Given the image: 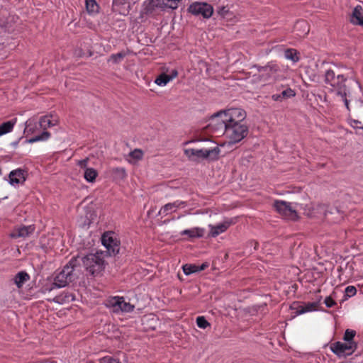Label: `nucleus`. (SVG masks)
<instances>
[{"instance_id":"09e8293b","label":"nucleus","mask_w":363,"mask_h":363,"mask_svg":"<svg viewBox=\"0 0 363 363\" xmlns=\"http://www.w3.org/2000/svg\"><path fill=\"white\" fill-rule=\"evenodd\" d=\"M116 172H121L122 174H125V169L123 168H116Z\"/></svg>"},{"instance_id":"c03bdc74","label":"nucleus","mask_w":363,"mask_h":363,"mask_svg":"<svg viewBox=\"0 0 363 363\" xmlns=\"http://www.w3.org/2000/svg\"><path fill=\"white\" fill-rule=\"evenodd\" d=\"M88 163V159H84L79 161L78 164L80 167H86Z\"/></svg>"},{"instance_id":"c9c22d12","label":"nucleus","mask_w":363,"mask_h":363,"mask_svg":"<svg viewBox=\"0 0 363 363\" xmlns=\"http://www.w3.org/2000/svg\"><path fill=\"white\" fill-rule=\"evenodd\" d=\"M125 56V54L123 52L113 54L110 56L108 61L113 62V64H118L121 61L122 59L124 58Z\"/></svg>"},{"instance_id":"c756f323","label":"nucleus","mask_w":363,"mask_h":363,"mask_svg":"<svg viewBox=\"0 0 363 363\" xmlns=\"http://www.w3.org/2000/svg\"><path fill=\"white\" fill-rule=\"evenodd\" d=\"M317 303H308L304 306L301 307L298 311L297 314L301 315L308 312H311L316 310Z\"/></svg>"},{"instance_id":"a878e982","label":"nucleus","mask_w":363,"mask_h":363,"mask_svg":"<svg viewBox=\"0 0 363 363\" xmlns=\"http://www.w3.org/2000/svg\"><path fill=\"white\" fill-rule=\"evenodd\" d=\"M284 57L293 62H297L299 60L298 52L292 48L286 49L284 51Z\"/></svg>"},{"instance_id":"58836bf2","label":"nucleus","mask_w":363,"mask_h":363,"mask_svg":"<svg viewBox=\"0 0 363 363\" xmlns=\"http://www.w3.org/2000/svg\"><path fill=\"white\" fill-rule=\"evenodd\" d=\"M99 363H121L119 360L111 356H106L99 359Z\"/></svg>"},{"instance_id":"e433bc0d","label":"nucleus","mask_w":363,"mask_h":363,"mask_svg":"<svg viewBox=\"0 0 363 363\" xmlns=\"http://www.w3.org/2000/svg\"><path fill=\"white\" fill-rule=\"evenodd\" d=\"M357 294V289L354 286H348L345 289V299L354 296Z\"/></svg>"},{"instance_id":"423d86ee","label":"nucleus","mask_w":363,"mask_h":363,"mask_svg":"<svg viewBox=\"0 0 363 363\" xmlns=\"http://www.w3.org/2000/svg\"><path fill=\"white\" fill-rule=\"evenodd\" d=\"M72 259H79L80 264L82 263L86 271L93 275L100 272L104 268V260L101 257V254L98 252L89 254L83 257L77 256Z\"/></svg>"},{"instance_id":"ea45409f","label":"nucleus","mask_w":363,"mask_h":363,"mask_svg":"<svg viewBox=\"0 0 363 363\" xmlns=\"http://www.w3.org/2000/svg\"><path fill=\"white\" fill-rule=\"evenodd\" d=\"M324 303L328 308H332L337 304V303L330 296H328L325 298Z\"/></svg>"},{"instance_id":"3c124183","label":"nucleus","mask_w":363,"mask_h":363,"mask_svg":"<svg viewBox=\"0 0 363 363\" xmlns=\"http://www.w3.org/2000/svg\"><path fill=\"white\" fill-rule=\"evenodd\" d=\"M223 11H225V8L224 7L222 8V9L220 10V12Z\"/></svg>"},{"instance_id":"de8ad7c7","label":"nucleus","mask_w":363,"mask_h":363,"mask_svg":"<svg viewBox=\"0 0 363 363\" xmlns=\"http://www.w3.org/2000/svg\"><path fill=\"white\" fill-rule=\"evenodd\" d=\"M208 267V264L206 263L202 264L201 265H198L199 272H201L205 269Z\"/></svg>"},{"instance_id":"4468645a","label":"nucleus","mask_w":363,"mask_h":363,"mask_svg":"<svg viewBox=\"0 0 363 363\" xmlns=\"http://www.w3.org/2000/svg\"><path fill=\"white\" fill-rule=\"evenodd\" d=\"M233 224V220L229 218H226L223 222L219 223L216 225L209 224L208 225L210 230L209 235L213 238H216L220 234L225 233Z\"/></svg>"},{"instance_id":"37998d69","label":"nucleus","mask_w":363,"mask_h":363,"mask_svg":"<svg viewBox=\"0 0 363 363\" xmlns=\"http://www.w3.org/2000/svg\"><path fill=\"white\" fill-rule=\"evenodd\" d=\"M272 99L275 101H282L283 99L281 96V94H274L272 96Z\"/></svg>"},{"instance_id":"6ab92c4d","label":"nucleus","mask_w":363,"mask_h":363,"mask_svg":"<svg viewBox=\"0 0 363 363\" xmlns=\"http://www.w3.org/2000/svg\"><path fill=\"white\" fill-rule=\"evenodd\" d=\"M178 72L176 69H172L169 74L162 73L156 78L155 82L160 86H166L170 81L177 77Z\"/></svg>"},{"instance_id":"dca6fc26","label":"nucleus","mask_w":363,"mask_h":363,"mask_svg":"<svg viewBox=\"0 0 363 363\" xmlns=\"http://www.w3.org/2000/svg\"><path fill=\"white\" fill-rule=\"evenodd\" d=\"M350 21L354 26L363 28V8L361 5H357L352 10L350 16Z\"/></svg>"},{"instance_id":"b1692460","label":"nucleus","mask_w":363,"mask_h":363,"mask_svg":"<svg viewBox=\"0 0 363 363\" xmlns=\"http://www.w3.org/2000/svg\"><path fill=\"white\" fill-rule=\"evenodd\" d=\"M29 275L26 272H19L13 277L14 284L18 288H21L29 279Z\"/></svg>"},{"instance_id":"1a4fd4ad","label":"nucleus","mask_w":363,"mask_h":363,"mask_svg":"<svg viewBox=\"0 0 363 363\" xmlns=\"http://www.w3.org/2000/svg\"><path fill=\"white\" fill-rule=\"evenodd\" d=\"M101 243L107 250L109 255H115L119 252L121 242L116 233L105 232L101 236Z\"/></svg>"},{"instance_id":"9b49d317","label":"nucleus","mask_w":363,"mask_h":363,"mask_svg":"<svg viewBox=\"0 0 363 363\" xmlns=\"http://www.w3.org/2000/svg\"><path fill=\"white\" fill-rule=\"evenodd\" d=\"M356 342H337L333 343L330 348L333 353L340 357L351 355L357 349Z\"/></svg>"},{"instance_id":"7ed1b4c3","label":"nucleus","mask_w":363,"mask_h":363,"mask_svg":"<svg viewBox=\"0 0 363 363\" xmlns=\"http://www.w3.org/2000/svg\"><path fill=\"white\" fill-rule=\"evenodd\" d=\"M246 113L240 108H233L221 111L212 116L209 125H217L218 123H244Z\"/></svg>"},{"instance_id":"a18cd8bd","label":"nucleus","mask_w":363,"mask_h":363,"mask_svg":"<svg viewBox=\"0 0 363 363\" xmlns=\"http://www.w3.org/2000/svg\"><path fill=\"white\" fill-rule=\"evenodd\" d=\"M128 0H113V3L116 5H123L125 4Z\"/></svg>"},{"instance_id":"ddd939ff","label":"nucleus","mask_w":363,"mask_h":363,"mask_svg":"<svg viewBox=\"0 0 363 363\" xmlns=\"http://www.w3.org/2000/svg\"><path fill=\"white\" fill-rule=\"evenodd\" d=\"M27 176L28 173L26 170L21 168H17L10 172L6 181L11 186L17 187L24 184Z\"/></svg>"},{"instance_id":"cd10ccee","label":"nucleus","mask_w":363,"mask_h":363,"mask_svg":"<svg viewBox=\"0 0 363 363\" xmlns=\"http://www.w3.org/2000/svg\"><path fill=\"white\" fill-rule=\"evenodd\" d=\"M143 156V152H142V150H140L139 149H135L133 151L130 152L128 160L130 162L134 163V162H136L137 161L141 160Z\"/></svg>"},{"instance_id":"a19ab883","label":"nucleus","mask_w":363,"mask_h":363,"mask_svg":"<svg viewBox=\"0 0 363 363\" xmlns=\"http://www.w3.org/2000/svg\"><path fill=\"white\" fill-rule=\"evenodd\" d=\"M341 97L342 100L343 101L347 111H350V106H349V100L347 99V89H345V94L343 95H338Z\"/></svg>"},{"instance_id":"7c9ffc66","label":"nucleus","mask_w":363,"mask_h":363,"mask_svg":"<svg viewBox=\"0 0 363 363\" xmlns=\"http://www.w3.org/2000/svg\"><path fill=\"white\" fill-rule=\"evenodd\" d=\"M183 272L186 275H190L193 273L199 272L198 265L186 264L182 267Z\"/></svg>"},{"instance_id":"79ce46f5","label":"nucleus","mask_w":363,"mask_h":363,"mask_svg":"<svg viewBox=\"0 0 363 363\" xmlns=\"http://www.w3.org/2000/svg\"><path fill=\"white\" fill-rule=\"evenodd\" d=\"M7 51L4 44H0V59H4L6 57Z\"/></svg>"},{"instance_id":"0eeeda50","label":"nucleus","mask_w":363,"mask_h":363,"mask_svg":"<svg viewBox=\"0 0 363 363\" xmlns=\"http://www.w3.org/2000/svg\"><path fill=\"white\" fill-rule=\"evenodd\" d=\"M105 306L112 313L116 314L130 313L135 308L134 305L125 301L123 297L118 296L108 298L105 301Z\"/></svg>"},{"instance_id":"864d4df0","label":"nucleus","mask_w":363,"mask_h":363,"mask_svg":"<svg viewBox=\"0 0 363 363\" xmlns=\"http://www.w3.org/2000/svg\"><path fill=\"white\" fill-rule=\"evenodd\" d=\"M360 128H362V129H363V127H361Z\"/></svg>"},{"instance_id":"bb28decb","label":"nucleus","mask_w":363,"mask_h":363,"mask_svg":"<svg viewBox=\"0 0 363 363\" xmlns=\"http://www.w3.org/2000/svg\"><path fill=\"white\" fill-rule=\"evenodd\" d=\"M50 137V133L48 131H43L41 134L35 135L28 140V143H34L38 141H46Z\"/></svg>"},{"instance_id":"f3484780","label":"nucleus","mask_w":363,"mask_h":363,"mask_svg":"<svg viewBox=\"0 0 363 363\" xmlns=\"http://www.w3.org/2000/svg\"><path fill=\"white\" fill-rule=\"evenodd\" d=\"M35 230L33 225L21 226L15 228L11 233L12 238H26Z\"/></svg>"},{"instance_id":"f8f14e48","label":"nucleus","mask_w":363,"mask_h":363,"mask_svg":"<svg viewBox=\"0 0 363 363\" xmlns=\"http://www.w3.org/2000/svg\"><path fill=\"white\" fill-rule=\"evenodd\" d=\"M274 206L284 218L291 220L297 219V212L292 206V203L284 201H277L274 202Z\"/></svg>"},{"instance_id":"9d476101","label":"nucleus","mask_w":363,"mask_h":363,"mask_svg":"<svg viewBox=\"0 0 363 363\" xmlns=\"http://www.w3.org/2000/svg\"><path fill=\"white\" fill-rule=\"evenodd\" d=\"M188 11L194 16H201L203 18L208 19L213 13V7L207 2L195 1L189 5Z\"/></svg>"},{"instance_id":"aec40b11","label":"nucleus","mask_w":363,"mask_h":363,"mask_svg":"<svg viewBox=\"0 0 363 363\" xmlns=\"http://www.w3.org/2000/svg\"><path fill=\"white\" fill-rule=\"evenodd\" d=\"M58 123V118L56 116L50 115V116H44L40 118L39 121L40 126L46 129L47 128L53 127Z\"/></svg>"},{"instance_id":"2eb2a0df","label":"nucleus","mask_w":363,"mask_h":363,"mask_svg":"<svg viewBox=\"0 0 363 363\" xmlns=\"http://www.w3.org/2000/svg\"><path fill=\"white\" fill-rule=\"evenodd\" d=\"M186 206H187V203L186 201L177 200L172 203H168L163 206L160 208L159 214L164 216L177 211L179 208H183Z\"/></svg>"},{"instance_id":"603ef678","label":"nucleus","mask_w":363,"mask_h":363,"mask_svg":"<svg viewBox=\"0 0 363 363\" xmlns=\"http://www.w3.org/2000/svg\"><path fill=\"white\" fill-rule=\"evenodd\" d=\"M357 84H358V86L360 87V84L359 83V82H357Z\"/></svg>"},{"instance_id":"39448f33","label":"nucleus","mask_w":363,"mask_h":363,"mask_svg":"<svg viewBox=\"0 0 363 363\" xmlns=\"http://www.w3.org/2000/svg\"><path fill=\"white\" fill-rule=\"evenodd\" d=\"M258 71L264 82H272L281 81L285 79L282 69L274 62H270L263 67H259Z\"/></svg>"},{"instance_id":"49530a36","label":"nucleus","mask_w":363,"mask_h":363,"mask_svg":"<svg viewBox=\"0 0 363 363\" xmlns=\"http://www.w3.org/2000/svg\"><path fill=\"white\" fill-rule=\"evenodd\" d=\"M358 123H360V122H359V121H357V120H352V121H350V125H351V126H352V127H353L354 128H357V125Z\"/></svg>"},{"instance_id":"473e14b6","label":"nucleus","mask_w":363,"mask_h":363,"mask_svg":"<svg viewBox=\"0 0 363 363\" xmlns=\"http://www.w3.org/2000/svg\"><path fill=\"white\" fill-rule=\"evenodd\" d=\"M37 123L33 119H28L25 123V129L24 133H33L34 132V128L36 127Z\"/></svg>"},{"instance_id":"5701e85b","label":"nucleus","mask_w":363,"mask_h":363,"mask_svg":"<svg viewBox=\"0 0 363 363\" xmlns=\"http://www.w3.org/2000/svg\"><path fill=\"white\" fill-rule=\"evenodd\" d=\"M17 119L13 118L12 120L4 122L0 125V136H2L6 133L12 131L15 124L16 123Z\"/></svg>"},{"instance_id":"72a5a7b5","label":"nucleus","mask_w":363,"mask_h":363,"mask_svg":"<svg viewBox=\"0 0 363 363\" xmlns=\"http://www.w3.org/2000/svg\"><path fill=\"white\" fill-rule=\"evenodd\" d=\"M356 336V331L351 329H347L345 332L343 340L347 342H356L354 339Z\"/></svg>"},{"instance_id":"412c9836","label":"nucleus","mask_w":363,"mask_h":363,"mask_svg":"<svg viewBox=\"0 0 363 363\" xmlns=\"http://www.w3.org/2000/svg\"><path fill=\"white\" fill-rule=\"evenodd\" d=\"M182 0H159V9L176 10Z\"/></svg>"},{"instance_id":"f257e3e1","label":"nucleus","mask_w":363,"mask_h":363,"mask_svg":"<svg viewBox=\"0 0 363 363\" xmlns=\"http://www.w3.org/2000/svg\"><path fill=\"white\" fill-rule=\"evenodd\" d=\"M216 132L223 134L228 139L229 143H236L245 138L248 133V128L245 123H218L217 125H210Z\"/></svg>"},{"instance_id":"4c0bfd02","label":"nucleus","mask_w":363,"mask_h":363,"mask_svg":"<svg viewBox=\"0 0 363 363\" xmlns=\"http://www.w3.org/2000/svg\"><path fill=\"white\" fill-rule=\"evenodd\" d=\"M280 94H281V96L283 101L284 99L293 97L296 94L295 91L293 89H291V88H286V89H284Z\"/></svg>"},{"instance_id":"4be33fe9","label":"nucleus","mask_w":363,"mask_h":363,"mask_svg":"<svg viewBox=\"0 0 363 363\" xmlns=\"http://www.w3.org/2000/svg\"><path fill=\"white\" fill-rule=\"evenodd\" d=\"M143 7L145 14H151L156 9H159V0H145Z\"/></svg>"},{"instance_id":"c85d7f7f","label":"nucleus","mask_w":363,"mask_h":363,"mask_svg":"<svg viewBox=\"0 0 363 363\" xmlns=\"http://www.w3.org/2000/svg\"><path fill=\"white\" fill-rule=\"evenodd\" d=\"M97 175V172L94 168H86L84 171V179L88 182H94Z\"/></svg>"},{"instance_id":"6e6552de","label":"nucleus","mask_w":363,"mask_h":363,"mask_svg":"<svg viewBox=\"0 0 363 363\" xmlns=\"http://www.w3.org/2000/svg\"><path fill=\"white\" fill-rule=\"evenodd\" d=\"M325 82L333 87L336 95L344 96L345 89L347 87L345 86L346 78L343 74L336 75L334 71L328 69L325 74Z\"/></svg>"},{"instance_id":"a211bd4d","label":"nucleus","mask_w":363,"mask_h":363,"mask_svg":"<svg viewBox=\"0 0 363 363\" xmlns=\"http://www.w3.org/2000/svg\"><path fill=\"white\" fill-rule=\"evenodd\" d=\"M205 230L200 227L185 229L180 232L181 235H186L189 239L200 238L204 235Z\"/></svg>"},{"instance_id":"2f4dec72","label":"nucleus","mask_w":363,"mask_h":363,"mask_svg":"<svg viewBox=\"0 0 363 363\" xmlns=\"http://www.w3.org/2000/svg\"><path fill=\"white\" fill-rule=\"evenodd\" d=\"M295 28H303V32L299 34L300 36H304L309 32V28L307 23L305 21H298L295 25Z\"/></svg>"},{"instance_id":"f704fd0d","label":"nucleus","mask_w":363,"mask_h":363,"mask_svg":"<svg viewBox=\"0 0 363 363\" xmlns=\"http://www.w3.org/2000/svg\"><path fill=\"white\" fill-rule=\"evenodd\" d=\"M196 325L201 329H206L210 326V323L206 320L204 316H198L196 318Z\"/></svg>"},{"instance_id":"20e7f679","label":"nucleus","mask_w":363,"mask_h":363,"mask_svg":"<svg viewBox=\"0 0 363 363\" xmlns=\"http://www.w3.org/2000/svg\"><path fill=\"white\" fill-rule=\"evenodd\" d=\"M220 150L218 146L213 148L194 149L187 148L184 150L185 155L189 160L201 162L203 160L215 161L218 159Z\"/></svg>"},{"instance_id":"393cba45","label":"nucleus","mask_w":363,"mask_h":363,"mask_svg":"<svg viewBox=\"0 0 363 363\" xmlns=\"http://www.w3.org/2000/svg\"><path fill=\"white\" fill-rule=\"evenodd\" d=\"M85 6L89 15H95L99 12V6L96 0H85Z\"/></svg>"},{"instance_id":"f03ea898","label":"nucleus","mask_w":363,"mask_h":363,"mask_svg":"<svg viewBox=\"0 0 363 363\" xmlns=\"http://www.w3.org/2000/svg\"><path fill=\"white\" fill-rule=\"evenodd\" d=\"M80 260L79 259H71L69 262L58 272L52 284L54 288H63L76 277V272L79 271Z\"/></svg>"},{"instance_id":"8fccbe9b","label":"nucleus","mask_w":363,"mask_h":363,"mask_svg":"<svg viewBox=\"0 0 363 363\" xmlns=\"http://www.w3.org/2000/svg\"><path fill=\"white\" fill-rule=\"evenodd\" d=\"M359 104L361 106H363V101L362 100L359 101Z\"/></svg>"}]
</instances>
